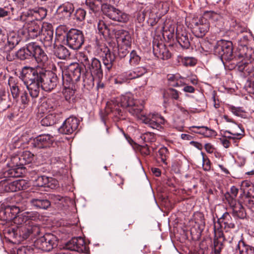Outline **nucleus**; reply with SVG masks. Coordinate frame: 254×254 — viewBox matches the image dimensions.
<instances>
[{"mask_svg": "<svg viewBox=\"0 0 254 254\" xmlns=\"http://www.w3.org/2000/svg\"><path fill=\"white\" fill-rule=\"evenodd\" d=\"M34 155L29 151H25L20 155L12 156L9 163V167L3 169L0 172V178L7 181L10 178L21 177L25 172L24 166L31 163Z\"/></svg>", "mask_w": 254, "mask_h": 254, "instance_id": "f257e3e1", "label": "nucleus"}, {"mask_svg": "<svg viewBox=\"0 0 254 254\" xmlns=\"http://www.w3.org/2000/svg\"><path fill=\"white\" fill-rule=\"evenodd\" d=\"M119 104L123 108H127L128 111L133 116H138L143 109V106L138 101L135 100L132 94L128 93L121 96L120 100H111L108 102L106 111L110 112L119 118L123 116V111L119 108Z\"/></svg>", "mask_w": 254, "mask_h": 254, "instance_id": "f03ea898", "label": "nucleus"}, {"mask_svg": "<svg viewBox=\"0 0 254 254\" xmlns=\"http://www.w3.org/2000/svg\"><path fill=\"white\" fill-rule=\"evenodd\" d=\"M44 70L30 66H24L22 69L20 77L33 98H36L39 95Z\"/></svg>", "mask_w": 254, "mask_h": 254, "instance_id": "7ed1b4c3", "label": "nucleus"}, {"mask_svg": "<svg viewBox=\"0 0 254 254\" xmlns=\"http://www.w3.org/2000/svg\"><path fill=\"white\" fill-rule=\"evenodd\" d=\"M15 55L21 60L34 57L36 62L42 66H45L48 61L47 55L41 47L34 42L29 43L25 47L20 49Z\"/></svg>", "mask_w": 254, "mask_h": 254, "instance_id": "20e7f679", "label": "nucleus"}, {"mask_svg": "<svg viewBox=\"0 0 254 254\" xmlns=\"http://www.w3.org/2000/svg\"><path fill=\"white\" fill-rule=\"evenodd\" d=\"M78 60L83 64L86 69L90 71L91 80L93 81V76L100 78L103 76V70L100 61L96 58H92L89 60L88 56L83 52H80L78 55Z\"/></svg>", "mask_w": 254, "mask_h": 254, "instance_id": "39448f33", "label": "nucleus"}, {"mask_svg": "<svg viewBox=\"0 0 254 254\" xmlns=\"http://www.w3.org/2000/svg\"><path fill=\"white\" fill-rule=\"evenodd\" d=\"M214 54L219 57L223 62L235 60L237 58L233 54L232 42L224 40L218 41L213 47Z\"/></svg>", "mask_w": 254, "mask_h": 254, "instance_id": "423d86ee", "label": "nucleus"}, {"mask_svg": "<svg viewBox=\"0 0 254 254\" xmlns=\"http://www.w3.org/2000/svg\"><path fill=\"white\" fill-rule=\"evenodd\" d=\"M84 41V38L82 31L71 29L66 33L63 42L70 49L77 50L81 47Z\"/></svg>", "mask_w": 254, "mask_h": 254, "instance_id": "0eeeda50", "label": "nucleus"}, {"mask_svg": "<svg viewBox=\"0 0 254 254\" xmlns=\"http://www.w3.org/2000/svg\"><path fill=\"white\" fill-rule=\"evenodd\" d=\"M102 11L109 18L116 21L126 23L129 19L128 14L107 3L102 5Z\"/></svg>", "mask_w": 254, "mask_h": 254, "instance_id": "6e6552de", "label": "nucleus"}, {"mask_svg": "<svg viewBox=\"0 0 254 254\" xmlns=\"http://www.w3.org/2000/svg\"><path fill=\"white\" fill-rule=\"evenodd\" d=\"M143 123L147 125L149 127L160 130L162 128V125L165 123V119L161 116L155 114L144 115L142 112L136 116Z\"/></svg>", "mask_w": 254, "mask_h": 254, "instance_id": "1a4fd4ad", "label": "nucleus"}, {"mask_svg": "<svg viewBox=\"0 0 254 254\" xmlns=\"http://www.w3.org/2000/svg\"><path fill=\"white\" fill-rule=\"evenodd\" d=\"M35 244L38 249L49 252L57 246V239L55 235L48 233L38 239Z\"/></svg>", "mask_w": 254, "mask_h": 254, "instance_id": "9d476101", "label": "nucleus"}, {"mask_svg": "<svg viewBox=\"0 0 254 254\" xmlns=\"http://www.w3.org/2000/svg\"><path fill=\"white\" fill-rule=\"evenodd\" d=\"M191 31L194 35L197 38H202L209 29V22L204 17L194 20L191 24Z\"/></svg>", "mask_w": 254, "mask_h": 254, "instance_id": "9b49d317", "label": "nucleus"}, {"mask_svg": "<svg viewBox=\"0 0 254 254\" xmlns=\"http://www.w3.org/2000/svg\"><path fill=\"white\" fill-rule=\"evenodd\" d=\"M58 83L57 74L54 72L44 70L42 76L40 87L46 91H51L54 89Z\"/></svg>", "mask_w": 254, "mask_h": 254, "instance_id": "f8f14e48", "label": "nucleus"}, {"mask_svg": "<svg viewBox=\"0 0 254 254\" xmlns=\"http://www.w3.org/2000/svg\"><path fill=\"white\" fill-rule=\"evenodd\" d=\"M240 190L242 193L240 197L243 199L244 203L249 206L254 205V187L248 181H243L241 186Z\"/></svg>", "mask_w": 254, "mask_h": 254, "instance_id": "ddd939ff", "label": "nucleus"}, {"mask_svg": "<svg viewBox=\"0 0 254 254\" xmlns=\"http://www.w3.org/2000/svg\"><path fill=\"white\" fill-rule=\"evenodd\" d=\"M65 247L67 250L79 253H87L88 251L85 241L81 237L72 238L67 242Z\"/></svg>", "mask_w": 254, "mask_h": 254, "instance_id": "4468645a", "label": "nucleus"}, {"mask_svg": "<svg viewBox=\"0 0 254 254\" xmlns=\"http://www.w3.org/2000/svg\"><path fill=\"white\" fill-rule=\"evenodd\" d=\"M79 121L75 117H70L66 119L59 128V131L65 134L72 133L78 127Z\"/></svg>", "mask_w": 254, "mask_h": 254, "instance_id": "2eb2a0df", "label": "nucleus"}, {"mask_svg": "<svg viewBox=\"0 0 254 254\" xmlns=\"http://www.w3.org/2000/svg\"><path fill=\"white\" fill-rule=\"evenodd\" d=\"M176 39L184 49H188L190 46L189 34L186 32L185 28L182 25H178L176 29Z\"/></svg>", "mask_w": 254, "mask_h": 254, "instance_id": "dca6fc26", "label": "nucleus"}, {"mask_svg": "<svg viewBox=\"0 0 254 254\" xmlns=\"http://www.w3.org/2000/svg\"><path fill=\"white\" fill-rule=\"evenodd\" d=\"M56 38L54 39V30L51 29L44 28L41 34V41L44 46L50 50L56 45Z\"/></svg>", "mask_w": 254, "mask_h": 254, "instance_id": "f3484780", "label": "nucleus"}, {"mask_svg": "<svg viewBox=\"0 0 254 254\" xmlns=\"http://www.w3.org/2000/svg\"><path fill=\"white\" fill-rule=\"evenodd\" d=\"M153 51L154 55L158 59L167 60L171 58V54L162 43L154 41L153 43Z\"/></svg>", "mask_w": 254, "mask_h": 254, "instance_id": "a211bd4d", "label": "nucleus"}, {"mask_svg": "<svg viewBox=\"0 0 254 254\" xmlns=\"http://www.w3.org/2000/svg\"><path fill=\"white\" fill-rule=\"evenodd\" d=\"M54 141L53 137L49 134H41L35 138L32 144L33 147L38 148L49 147Z\"/></svg>", "mask_w": 254, "mask_h": 254, "instance_id": "6ab92c4d", "label": "nucleus"}, {"mask_svg": "<svg viewBox=\"0 0 254 254\" xmlns=\"http://www.w3.org/2000/svg\"><path fill=\"white\" fill-rule=\"evenodd\" d=\"M228 197V203L232 209V215L234 217L244 219L246 217L247 214L245 208L240 202H237L236 199H233Z\"/></svg>", "mask_w": 254, "mask_h": 254, "instance_id": "aec40b11", "label": "nucleus"}, {"mask_svg": "<svg viewBox=\"0 0 254 254\" xmlns=\"http://www.w3.org/2000/svg\"><path fill=\"white\" fill-rule=\"evenodd\" d=\"M8 84L13 98L18 101L20 95L24 91L23 87L16 79L11 76L8 78Z\"/></svg>", "mask_w": 254, "mask_h": 254, "instance_id": "412c9836", "label": "nucleus"}, {"mask_svg": "<svg viewBox=\"0 0 254 254\" xmlns=\"http://www.w3.org/2000/svg\"><path fill=\"white\" fill-rule=\"evenodd\" d=\"M115 36L120 45L130 47L132 39L129 32L125 30H119L116 31Z\"/></svg>", "mask_w": 254, "mask_h": 254, "instance_id": "4be33fe9", "label": "nucleus"}, {"mask_svg": "<svg viewBox=\"0 0 254 254\" xmlns=\"http://www.w3.org/2000/svg\"><path fill=\"white\" fill-rule=\"evenodd\" d=\"M72 3L67 2L59 6L57 10V14L60 18H68L74 11Z\"/></svg>", "mask_w": 254, "mask_h": 254, "instance_id": "5701e85b", "label": "nucleus"}, {"mask_svg": "<svg viewBox=\"0 0 254 254\" xmlns=\"http://www.w3.org/2000/svg\"><path fill=\"white\" fill-rule=\"evenodd\" d=\"M218 225L225 230V233H227L231 229H234L235 224L234 223L232 218L229 213L225 212L218 220Z\"/></svg>", "mask_w": 254, "mask_h": 254, "instance_id": "b1692460", "label": "nucleus"}, {"mask_svg": "<svg viewBox=\"0 0 254 254\" xmlns=\"http://www.w3.org/2000/svg\"><path fill=\"white\" fill-rule=\"evenodd\" d=\"M102 57H103V62L105 66L109 70L112 68L113 63L115 61L116 57L115 54L111 52L107 47H105L103 49V54L102 55Z\"/></svg>", "mask_w": 254, "mask_h": 254, "instance_id": "393cba45", "label": "nucleus"}, {"mask_svg": "<svg viewBox=\"0 0 254 254\" xmlns=\"http://www.w3.org/2000/svg\"><path fill=\"white\" fill-rule=\"evenodd\" d=\"M30 203L37 209H47L51 206V202L48 199L41 197L31 199Z\"/></svg>", "mask_w": 254, "mask_h": 254, "instance_id": "a878e982", "label": "nucleus"}, {"mask_svg": "<svg viewBox=\"0 0 254 254\" xmlns=\"http://www.w3.org/2000/svg\"><path fill=\"white\" fill-rule=\"evenodd\" d=\"M190 129L195 133L202 134L206 137L212 136L215 133L214 130L205 126H192Z\"/></svg>", "mask_w": 254, "mask_h": 254, "instance_id": "bb28decb", "label": "nucleus"}, {"mask_svg": "<svg viewBox=\"0 0 254 254\" xmlns=\"http://www.w3.org/2000/svg\"><path fill=\"white\" fill-rule=\"evenodd\" d=\"M47 10L43 7H35L30 9L28 12V15H31L36 20L40 21L45 18L47 15Z\"/></svg>", "mask_w": 254, "mask_h": 254, "instance_id": "cd10ccee", "label": "nucleus"}, {"mask_svg": "<svg viewBox=\"0 0 254 254\" xmlns=\"http://www.w3.org/2000/svg\"><path fill=\"white\" fill-rule=\"evenodd\" d=\"M43 30L44 28L35 22H32L27 28L28 35L33 39L40 35L42 33Z\"/></svg>", "mask_w": 254, "mask_h": 254, "instance_id": "c85d7f7f", "label": "nucleus"}, {"mask_svg": "<svg viewBox=\"0 0 254 254\" xmlns=\"http://www.w3.org/2000/svg\"><path fill=\"white\" fill-rule=\"evenodd\" d=\"M60 118V115L54 112L50 113L44 118L41 121L43 126H51L56 124Z\"/></svg>", "mask_w": 254, "mask_h": 254, "instance_id": "c756f323", "label": "nucleus"}, {"mask_svg": "<svg viewBox=\"0 0 254 254\" xmlns=\"http://www.w3.org/2000/svg\"><path fill=\"white\" fill-rule=\"evenodd\" d=\"M236 250H239L240 254H254V248L246 244L243 241H236Z\"/></svg>", "mask_w": 254, "mask_h": 254, "instance_id": "7c9ffc66", "label": "nucleus"}, {"mask_svg": "<svg viewBox=\"0 0 254 254\" xmlns=\"http://www.w3.org/2000/svg\"><path fill=\"white\" fill-rule=\"evenodd\" d=\"M81 68L79 65L77 64H74L70 65L68 72L71 78L75 82H77L81 75Z\"/></svg>", "mask_w": 254, "mask_h": 254, "instance_id": "2f4dec72", "label": "nucleus"}, {"mask_svg": "<svg viewBox=\"0 0 254 254\" xmlns=\"http://www.w3.org/2000/svg\"><path fill=\"white\" fill-rule=\"evenodd\" d=\"M54 53L55 56L60 59H66L70 56V53L68 49L62 45L55 46Z\"/></svg>", "mask_w": 254, "mask_h": 254, "instance_id": "473e14b6", "label": "nucleus"}, {"mask_svg": "<svg viewBox=\"0 0 254 254\" xmlns=\"http://www.w3.org/2000/svg\"><path fill=\"white\" fill-rule=\"evenodd\" d=\"M7 187V186L6 187ZM8 189L6 190L12 192L16 191L26 189V182L23 180H18L10 183L8 185Z\"/></svg>", "mask_w": 254, "mask_h": 254, "instance_id": "72a5a7b5", "label": "nucleus"}, {"mask_svg": "<svg viewBox=\"0 0 254 254\" xmlns=\"http://www.w3.org/2000/svg\"><path fill=\"white\" fill-rule=\"evenodd\" d=\"M20 41L19 37L15 34H10L8 36L7 42L5 45V49L10 51L18 44Z\"/></svg>", "mask_w": 254, "mask_h": 254, "instance_id": "f704fd0d", "label": "nucleus"}, {"mask_svg": "<svg viewBox=\"0 0 254 254\" xmlns=\"http://www.w3.org/2000/svg\"><path fill=\"white\" fill-rule=\"evenodd\" d=\"M23 237L27 238L30 235L33 236H37L40 233V228L35 225H30L24 228Z\"/></svg>", "mask_w": 254, "mask_h": 254, "instance_id": "c9c22d12", "label": "nucleus"}, {"mask_svg": "<svg viewBox=\"0 0 254 254\" xmlns=\"http://www.w3.org/2000/svg\"><path fill=\"white\" fill-rule=\"evenodd\" d=\"M17 217L19 219L21 220V223H26L29 220H36L38 217V214L35 212L24 211Z\"/></svg>", "mask_w": 254, "mask_h": 254, "instance_id": "e433bc0d", "label": "nucleus"}, {"mask_svg": "<svg viewBox=\"0 0 254 254\" xmlns=\"http://www.w3.org/2000/svg\"><path fill=\"white\" fill-rule=\"evenodd\" d=\"M98 33L104 37H109L111 35V29L103 20H100L97 24Z\"/></svg>", "mask_w": 254, "mask_h": 254, "instance_id": "4c0bfd02", "label": "nucleus"}, {"mask_svg": "<svg viewBox=\"0 0 254 254\" xmlns=\"http://www.w3.org/2000/svg\"><path fill=\"white\" fill-rule=\"evenodd\" d=\"M147 72L146 69L144 67H137L133 70L127 73L129 79L136 78L141 76Z\"/></svg>", "mask_w": 254, "mask_h": 254, "instance_id": "58836bf2", "label": "nucleus"}, {"mask_svg": "<svg viewBox=\"0 0 254 254\" xmlns=\"http://www.w3.org/2000/svg\"><path fill=\"white\" fill-rule=\"evenodd\" d=\"M86 5L93 12L99 10L100 8L102 9L101 1L99 0H86Z\"/></svg>", "mask_w": 254, "mask_h": 254, "instance_id": "ea45409f", "label": "nucleus"}, {"mask_svg": "<svg viewBox=\"0 0 254 254\" xmlns=\"http://www.w3.org/2000/svg\"><path fill=\"white\" fill-rule=\"evenodd\" d=\"M221 227L219 228L218 226L217 228V225L216 224H214V239H217V240H220L222 241L227 240L226 234V233H224L222 230Z\"/></svg>", "mask_w": 254, "mask_h": 254, "instance_id": "a19ab883", "label": "nucleus"}, {"mask_svg": "<svg viewBox=\"0 0 254 254\" xmlns=\"http://www.w3.org/2000/svg\"><path fill=\"white\" fill-rule=\"evenodd\" d=\"M241 132L239 133H233L230 131L226 130L225 131V134L227 133L231 134V135H228L227 137L231 139L234 141V142H236L237 140H240L244 135V129L240 128Z\"/></svg>", "mask_w": 254, "mask_h": 254, "instance_id": "79ce46f5", "label": "nucleus"}, {"mask_svg": "<svg viewBox=\"0 0 254 254\" xmlns=\"http://www.w3.org/2000/svg\"><path fill=\"white\" fill-rule=\"evenodd\" d=\"M63 84L65 88H69L75 81L69 76L68 72L62 74Z\"/></svg>", "mask_w": 254, "mask_h": 254, "instance_id": "37998d69", "label": "nucleus"}, {"mask_svg": "<svg viewBox=\"0 0 254 254\" xmlns=\"http://www.w3.org/2000/svg\"><path fill=\"white\" fill-rule=\"evenodd\" d=\"M169 152L168 149L165 147L160 148L158 151L157 156L161 159V161L167 165L166 160L168 157Z\"/></svg>", "mask_w": 254, "mask_h": 254, "instance_id": "c03bdc74", "label": "nucleus"}, {"mask_svg": "<svg viewBox=\"0 0 254 254\" xmlns=\"http://www.w3.org/2000/svg\"><path fill=\"white\" fill-rule=\"evenodd\" d=\"M140 61V56L137 54L135 51H132L129 55V64L131 65H136L139 63Z\"/></svg>", "mask_w": 254, "mask_h": 254, "instance_id": "a18cd8bd", "label": "nucleus"}, {"mask_svg": "<svg viewBox=\"0 0 254 254\" xmlns=\"http://www.w3.org/2000/svg\"><path fill=\"white\" fill-rule=\"evenodd\" d=\"M223 248V241L217 239H214L212 250L215 254H220Z\"/></svg>", "mask_w": 254, "mask_h": 254, "instance_id": "49530a36", "label": "nucleus"}, {"mask_svg": "<svg viewBox=\"0 0 254 254\" xmlns=\"http://www.w3.org/2000/svg\"><path fill=\"white\" fill-rule=\"evenodd\" d=\"M42 106L44 107L48 112L53 111L56 107L55 104L50 99H48L46 102H43Z\"/></svg>", "mask_w": 254, "mask_h": 254, "instance_id": "de8ad7c7", "label": "nucleus"}, {"mask_svg": "<svg viewBox=\"0 0 254 254\" xmlns=\"http://www.w3.org/2000/svg\"><path fill=\"white\" fill-rule=\"evenodd\" d=\"M197 60L193 57H185L182 59V64L186 66H192L196 64Z\"/></svg>", "mask_w": 254, "mask_h": 254, "instance_id": "09e8293b", "label": "nucleus"}, {"mask_svg": "<svg viewBox=\"0 0 254 254\" xmlns=\"http://www.w3.org/2000/svg\"><path fill=\"white\" fill-rule=\"evenodd\" d=\"M210 46L211 44L208 41L201 39V41H199L197 45H195V47L197 48H200L202 51L204 52H208L210 50Z\"/></svg>", "mask_w": 254, "mask_h": 254, "instance_id": "8fccbe9b", "label": "nucleus"}, {"mask_svg": "<svg viewBox=\"0 0 254 254\" xmlns=\"http://www.w3.org/2000/svg\"><path fill=\"white\" fill-rule=\"evenodd\" d=\"M238 191L239 190L238 188H237L235 186H232L231 188L230 191L226 193L225 194V197L227 201L228 202V196H229L231 198H232L233 199H236L235 198L238 194Z\"/></svg>", "mask_w": 254, "mask_h": 254, "instance_id": "3c124183", "label": "nucleus"}, {"mask_svg": "<svg viewBox=\"0 0 254 254\" xmlns=\"http://www.w3.org/2000/svg\"><path fill=\"white\" fill-rule=\"evenodd\" d=\"M168 84L171 86L178 87L181 85L179 84L178 77L174 74L168 75Z\"/></svg>", "mask_w": 254, "mask_h": 254, "instance_id": "603ef678", "label": "nucleus"}, {"mask_svg": "<svg viewBox=\"0 0 254 254\" xmlns=\"http://www.w3.org/2000/svg\"><path fill=\"white\" fill-rule=\"evenodd\" d=\"M47 182L45 188L51 189H56L58 186V182L57 180L51 177H47Z\"/></svg>", "mask_w": 254, "mask_h": 254, "instance_id": "864d4df0", "label": "nucleus"}, {"mask_svg": "<svg viewBox=\"0 0 254 254\" xmlns=\"http://www.w3.org/2000/svg\"><path fill=\"white\" fill-rule=\"evenodd\" d=\"M128 80H129V79L127 73H126L125 74L119 75L114 79V82L115 84H122L127 82Z\"/></svg>", "mask_w": 254, "mask_h": 254, "instance_id": "5fc2aeb1", "label": "nucleus"}, {"mask_svg": "<svg viewBox=\"0 0 254 254\" xmlns=\"http://www.w3.org/2000/svg\"><path fill=\"white\" fill-rule=\"evenodd\" d=\"M47 180V176H39L35 180V185L38 187L45 188Z\"/></svg>", "mask_w": 254, "mask_h": 254, "instance_id": "6e6d98bb", "label": "nucleus"}, {"mask_svg": "<svg viewBox=\"0 0 254 254\" xmlns=\"http://www.w3.org/2000/svg\"><path fill=\"white\" fill-rule=\"evenodd\" d=\"M130 47H127L119 44L118 54L121 58H124L128 53V48Z\"/></svg>", "mask_w": 254, "mask_h": 254, "instance_id": "4d7b16f0", "label": "nucleus"}, {"mask_svg": "<svg viewBox=\"0 0 254 254\" xmlns=\"http://www.w3.org/2000/svg\"><path fill=\"white\" fill-rule=\"evenodd\" d=\"M86 15L85 11L82 8L77 9L74 14V16L76 19L78 21H82L84 19Z\"/></svg>", "mask_w": 254, "mask_h": 254, "instance_id": "13d9d810", "label": "nucleus"}, {"mask_svg": "<svg viewBox=\"0 0 254 254\" xmlns=\"http://www.w3.org/2000/svg\"><path fill=\"white\" fill-rule=\"evenodd\" d=\"M166 94L170 96L172 98L177 100L179 98V95L177 90L173 88H169L166 91Z\"/></svg>", "mask_w": 254, "mask_h": 254, "instance_id": "bf43d9fd", "label": "nucleus"}, {"mask_svg": "<svg viewBox=\"0 0 254 254\" xmlns=\"http://www.w3.org/2000/svg\"><path fill=\"white\" fill-rule=\"evenodd\" d=\"M19 97L21 103L23 105H27L29 103V98L28 93L26 91H23L20 95Z\"/></svg>", "mask_w": 254, "mask_h": 254, "instance_id": "052dcab7", "label": "nucleus"}, {"mask_svg": "<svg viewBox=\"0 0 254 254\" xmlns=\"http://www.w3.org/2000/svg\"><path fill=\"white\" fill-rule=\"evenodd\" d=\"M114 181L115 183L117 184V185L120 187L121 190L123 189L122 186L124 184V179L122 178L121 176L118 175H116V176L114 178Z\"/></svg>", "mask_w": 254, "mask_h": 254, "instance_id": "680f3d73", "label": "nucleus"}, {"mask_svg": "<svg viewBox=\"0 0 254 254\" xmlns=\"http://www.w3.org/2000/svg\"><path fill=\"white\" fill-rule=\"evenodd\" d=\"M203 169L205 171H209L211 169V163L208 158H203Z\"/></svg>", "mask_w": 254, "mask_h": 254, "instance_id": "e2e57ef3", "label": "nucleus"}, {"mask_svg": "<svg viewBox=\"0 0 254 254\" xmlns=\"http://www.w3.org/2000/svg\"><path fill=\"white\" fill-rule=\"evenodd\" d=\"M229 109L233 114L237 116H239L241 113L243 112L242 108L241 107H235V106H231L229 107Z\"/></svg>", "mask_w": 254, "mask_h": 254, "instance_id": "0e129e2a", "label": "nucleus"}, {"mask_svg": "<svg viewBox=\"0 0 254 254\" xmlns=\"http://www.w3.org/2000/svg\"><path fill=\"white\" fill-rule=\"evenodd\" d=\"M31 250L26 247H21L19 248L17 251V254H29Z\"/></svg>", "mask_w": 254, "mask_h": 254, "instance_id": "69168bd1", "label": "nucleus"}, {"mask_svg": "<svg viewBox=\"0 0 254 254\" xmlns=\"http://www.w3.org/2000/svg\"><path fill=\"white\" fill-rule=\"evenodd\" d=\"M49 198L51 200H53L55 203H57L59 201H61L63 198V196L55 194H50L49 195Z\"/></svg>", "mask_w": 254, "mask_h": 254, "instance_id": "338daca9", "label": "nucleus"}, {"mask_svg": "<svg viewBox=\"0 0 254 254\" xmlns=\"http://www.w3.org/2000/svg\"><path fill=\"white\" fill-rule=\"evenodd\" d=\"M140 151L141 153L143 155H148L150 154V150L147 145L141 146Z\"/></svg>", "mask_w": 254, "mask_h": 254, "instance_id": "774afa93", "label": "nucleus"}]
</instances>
